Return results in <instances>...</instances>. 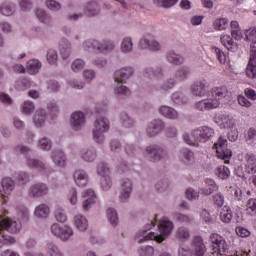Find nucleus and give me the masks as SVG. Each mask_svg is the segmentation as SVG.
Segmentation results:
<instances>
[{
  "mask_svg": "<svg viewBox=\"0 0 256 256\" xmlns=\"http://www.w3.org/2000/svg\"><path fill=\"white\" fill-rule=\"evenodd\" d=\"M183 139L187 145H192L193 147H200V145L206 143L201 127L194 129L191 134H184Z\"/></svg>",
  "mask_w": 256,
  "mask_h": 256,
  "instance_id": "nucleus-7",
  "label": "nucleus"
},
{
  "mask_svg": "<svg viewBox=\"0 0 256 256\" xmlns=\"http://www.w3.org/2000/svg\"><path fill=\"white\" fill-rule=\"evenodd\" d=\"M175 237L180 241H187V239L191 237V234L189 232V229H187L186 227H180L176 230Z\"/></svg>",
  "mask_w": 256,
  "mask_h": 256,
  "instance_id": "nucleus-45",
  "label": "nucleus"
},
{
  "mask_svg": "<svg viewBox=\"0 0 256 256\" xmlns=\"http://www.w3.org/2000/svg\"><path fill=\"white\" fill-rule=\"evenodd\" d=\"M83 11L88 17H95L101 13V7L97 1H90L83 6Z\"/></svg>",
  "mask_w": 256,
  "mask_h": 256,
  "instance_id": "nucleus-21",
  "label": "nucleus"
},
{
  "mask_svg": "<svg viewBox=\"0 0 256 256\" xmlns=\"http://www.w3.org/2000/svg\"><path fill=\"white\" fill-rule=\"evenodd\" d=\"M139 46L141 49H149L150 51H160L161 50V43L159 41L155 40L153 36H146L144 37L140 43Z\"/></svg>",
  "mask_w": 256,
  "mask_h": 256,
  "instance_id": "nucleus-17",
  "label": "nucleus"
},
{
  "mask_svg": "<svg viewBox=\"0 0 256 256\" xmlns=\"http://www.w3.org/2000/svg\"><path fill=\"white\" fill-rule=\"evenodd\" d=\"M0 13L4 17H11L15 13V5L11 2H4L0 4Z\"/></svg>",
  "mask_w": 256,
  "mask_h": 256,
  "instance_id": "nucleus-34",
  "label": "nucleus"
},
{
  "mask_svg": "<svg viewBox=\"0 0 256 256\" xmlns=\"http://www.w3.org/2000/svg\"><path fill=\"white\" fill-rule=\"evenodd\" d=\"M131 191H133V183L129 178H124L121 183V190H120V195L119 199L123 203L126 201H129V197H131Z\"/></svg>",
  "mask_w": 256,
  "mask_h": 256,
  "instance_id": "nucleus-13",
  "label": "nucleus"
},
{
  "mask_svg": "<svg viewBox=\"0 0 256 256\" xmlns=\"http://www.w3.org/2000/svg\"><path fill=\"white\" fill-rule=\"evenodd\" d=\"M118 84L116 85L114 89L115 95L118 97H125L130 94L129 88L127 86H123L122 83L117 82Z\"/></svg>",
  "mask_w": 256,
  "mask_h": 256,
  "instance_id": "nucleus-51",
  "label": "nucleus"
},
{
  "mask_svg": "<svg viewBox=\"0 0 256 256\" xmlns=\"http://www.w3.org/2000/svg\"><path fill=\"white\" fill-rule=\"evenodd\" d=\"M52 160L58 167H65V153L61 150H55L52 153Z\"/></svg>",
  "mask_w": 256,
  "mask_h": 256,
  "instance_id": "nucleus-36",
  "label": "nucleus"
},
{
  "mask_svg": "<svg viewBox=\"0 0 256 256\" xmlns=\"http://www.w3.org/2000/svg\"><path fill=\"white\" fill-rule=\"evenodd\" d=\"M163 129H165V123L162 120L156 119L148 124L146 133L148 137H156Z\"/></svg>",
  "mask_w": 256,
  "mask_h": 256,
  "instance_id": "nucleus-14",
  "label": "nucleus"
},
{
  "mask_svg": "<svg viewBox=\"0 0 256 256\" xmlns=\"http://www.w3.org/2000/svg\"><path fill=\"white\" fill-rule=\"evenodd\" d=\"M201 131H202V136L204 137V140L207 141H211L213 135H215V131H213L212 128H209L207 126H202L200 127Z\"/></svg>",
  "mask_w": 256,
  "mask_h": 256,
  "instance_id": "nucleus-57",
  "label": "nucleus"
},
{
  "mask_svg": "<svg viewBox=\"0 0 256 256\" xmlns=\"http://www.w3.org/2000/svg\"><path fill=\"white\" fill-rule=\"evenodd\" d=\"M227 27H229V22H227V18H220L214 21V29H216L217 31H223Z\"/></svg>",
  "mask_w": 256,
  "mask_h": 256,
  "instance_id": "nucleus-56",
  "label": "nucleus"
},
{
  "mask_svg": "<svg viewBox=\"0 0 256 256\" xmlns=\"http://www.w3.org/2000/svg\"><path fill=\"white\" fill-rule=\"evenodd\" d=\"M50 231L52 235H55V237H58L61 241H69L74 235L73 228L67 225L61 226L58 223L52 224Z\"/></svg>",
  "mask_w": 256,
  "mask_h": 256,
  "instance_id": "nucleus-6",
  "label": "nucleus"
},
{
  "mask_svg": "<svg viewBox=\"0 0 256 256\" xmlns=\"http://www.w3.org/2000/svg\"><path fill=\"white\" fill-rule=\"evenodd\" d=\"M194 249L197 256L205 255V245L203 244V239H201V237H196L194 239Z\"/></svg>",
  "mask_w": 256,
  "mask_h": 256,
  "instance_id": "nucleus-43",
  "label": "nucleus"
},
{
  "mask_svg": "<svg viewBox=\"0 0 256 256\" xmlns=\"http://www.w3.org/2000/svg\"><path fill=\"white\" fill-rule=\"evenodd\" d=\"M246 159V167L248 173H255V166H256V157L253 153H247L245 156Z\"/></svg>",
  "mask_w": 256,
  "mask_h": 256,
  "instance_id": "nucleus-39",
  "label": "nucleus"
},
{
  "mask_svg": "<svg viewBox=\"0 0 256 256\" xmlns=\"http://www.w3.org/2000/svg\"><path fill=\"white\" fill-rule=\"evenodd\" d=\"M135 73L133 67H122L114 72V80L116 83H127Z\"/></svg>",
  "mask_w": 256,
  "mask_h": 256,
  "instance_id": "nucleus-11",
  "label": "nucleus"
},
{
  "mask_svg": "<svg viewBox=\"0 0 256 256\" xmlns=\"http://www.w3.org/2000/svg\"><path fill=\"white\" fill-rule=\"evenodd\" d=\"M14 151H15V153H20V155H29V153H31L32 149L29 148V146L19 144V145L15 146Z\"/></svg>",
  "mask_w": 256,
  "mask_h": 256,
  "instance_id": "nucleus-62",
  "label": "nucleus"
},
{
  "mask_svg": "<svg viewBox=\"0 0 256 256\" xmlns=\"http://www.w3.org/2000/svg\"><path fill=\"white\" fill-rule=\"evenodd\" d=\"M212 51L216 55V59L220 65H224L227 61V56H225V52L223 50L219 49L217 46H212Z\"/></svg>",
  "mask_w": 256,
  "mask_h": 256,
  "instance_id": "nucleus-50",
  "label": "nucleus"
},
{
  "mask_svg": "<svg viewBox=\"0 0 256 256\" xmlns=\"http://www.w3.org/2000/svg\"><path fill=\"white\" fill-rule=\"evenodd\" d=\"M73 180L78 187H86L89 181V175L83 169H77L73 173Z\"/></svg>",
  "mask_w": 256,
  "mask_h": 256,
  "instance_id": "nucleus-20",
  "label": "nucleus"
},
{
  "mask_svg": "<svg viewBox=\"0 0 256 256\" xmlns=\"http://www.w3.org/2000/svg\"><path fill=\"white\" fill-rule=\"evenodd\" d=\"M171 99L173 103H175V105H187V103H189V98L187 97V95L179 91L174 92Z\"/></svg>",
  "mask_w": 256,
  "mask_h": 256,
  "instance_id": "nucleus-35",
  "label": "nucleus"
},
{
  "mask_svg": "<svg viewBox=\"0 0 256 256\" xmlns=\"http://www.w3.org/2000/svg\"><path fill=\"white\" fill-rule=\"evenodd\" d=\"M221 43L228 51H231L232 53H237L239 49V45L235 41H233V38L229 35H224L221 37Z\"/></svg>",
  "mask_w": 256,
  "mask_h": 256,
  "instance_id": "nucleus-26",
  "label": "nucleus"
},
{
  "mask_svg": "<svg viewBox=\"0 0 256 256\" xmlns=\"http://www.w3.org/2000/svg\"><path fill=\"white\" fill-rule=\"evenodd\" d=\"M207 89H209L207 80L193 83L190 86V91L195 97H205V95H207Z\"/></svg>",
  "mask_w": 256,
  "mask_h": 256,
  "instance_id": "nucleus-15",
  "label": "nucleus"
},
{
  "mask_svg": "<svg viewBox=\"0 0 256 256\" xmlns=\"http://www.w3.org/2000/svg\"><path fill=\"white\" fill-rule=\"evenodd\" d=\"M246 75L250 79H256V41L250 44V59L246 68Z\"/></svg>",
  "mask_w": 256,
  "mask_h": 256,
  "instance_id": "nucleus-9",
  "label": "nucleus"
},
{
  "mask_svg": "<svg viewBox=\"0 0 256 256\" xmlns=\"http://www.w3.org/2000/svg\"><path fill=\"white\" fill-rule=\"evenodd\" d=\"M54 217L59 223H65L67 221V214H65V210L61 207L55 209Z\"/></svg>",
  "mask_w": 256,
  "mask_h": 256,
  "instance_id": "nucleus-54",
  "label": "nucleus"
},
{
  "mask_svg": "<svg viewBox=\"0 0 256 256\" xmlns=\"http://www.w3.org/2000/svg\"><path fill=\"white\" fill-rule=\"evenodd\" d=\"M220 219L221 221H223V223H231V220L233 219V214L229 207H223L222 211L220 212Z\"/></svg>",
  "mask_w": 256,
  "mask_h": 256,
  "instance_id": "nucleus-48",
  "label": "nucleus"
},
{
  "mask_svg": "<svg viewBox=\"0 0 256 256\" xmlns=\"http://www.w3.org/2000/svg\"><path fill=\"white\" fill-rule=\"evenodd\" d=\"M212 254L223 255L227 251V242L219 234H211Z\"/></svg>",
  "mask_w": 256,
  "mask_h": 256,
  "instance_id": "nucleus-8",
  "label": "nucleus"
},
{
  "mask_svg": "<svg viewBox=\"0 0 256 256\" xmlns=\"http://www.w3.org/2000/svg\"><path fill=\"white\" fill-rule=\"evenodd\" d=\"M96 46L98 53H111L112 51H115V47H117L113 40H103L102 42L98 41Z\"/></svg>",
  "mask_w": 256,
  "mask_h": 256,
  "instance_id": "nucleus-22",
  "label": "nucleus"
},
{
  "mask_svg": "<svg viewBox=\"0 0 256 256\" xmlns=\"http://www.w3.org/2000/svg\"><path fill=\"white\" fill-rule=\"evenodd\" d=\"M120 51L124 53V55L133 53V38L129 36L124 37L120 43Z\"/></svg>",
  "mask_w": 256,
  "mask_h": 256,
  "instance_id": "nucleus-28",
  "label": "nucleus"
},
{
  "mask_svg": "<svg viewBox=\"0 0 256 256\" xmlns=\"http://www.w3.org/2000/svg\"><path fill=\"white\" fill-rule=\"evenodd\" d=\"M106 215L112 227H117V225H119V216L117 215V210L109 208L106 212Z\"/></svg>",
  "mask_w": 256,
  "mask_h": 256,
  "instance_id": "nucleus-41",
  "label": "nucleus"
},
{
  "mask_svg": "<svg viewBox=\"0 0 256 256\" xmlns=\"http://www.w3.org/2000/svg\"><path fill=\"white\" fill-rule=\"evenodd\" d=\"M47 117V110L43 108H38L35 111L34 116L32 117L34 126L38 129H41V127H45V124L47 123Z\"/></svg>",
  "mask_w": 256,
  "mask_h": 256,
  "instance_id": "nucleus-16",
  "label": "nucleus"
},
{
  "mask_svg": "<svg viewBox=\"0 0 256 256\" xmlns=\"http://www.w3.org/2000/svg\"><path fill=\"white\" fill-rule=\"evenodd\" d=\"M229 91L226 87L213 88L209 91L207 98L197 102L196 108L199 111H207L209 109H217L227 97Z\"/></svg>",
  "mask_w": 256,
  "mask_h": 256,
  "instance_id": "nucleus-2",
  "label": "nucleus"
},
{
  "mask_svg": "<svg viewBox=\"0 0 256 256\" xmlns=\"http://www.w3.org/2000/svg\"><path fill=\"white\" fill-rule=\"evenodd\" d=\"M60 54L62 59H69L71 56V42L63 40L60 44Z\"/></svg>",
  "mask_w": 256,
  "mask_h": 256,
  "instance_id": "nucleus-37",
  "label": "nucleus"
},
{
  "mask_svg": "<svg viewBox=\"0 0 256 256\" xmlns=\"http://www.w3.org/2000/svg\"><path fill=\"white\" fill-rule=\"evenodd\" d=\"M43 67V64L38 59H31L27 62L26 65V72L29 75H37L39 71H41V68Z\"/></svg>",
  "mask_w": 256,
  "mask_h": 256,
  "instance_id": "nucleus-23",
  "label": "nucleus"
},
{
  "mask_svg": "<svg viewBox=\"0 0 256 256\" xmlns=\"http://www.w3.org/2000/svg\"><path fill=\"white\" fill-rule=\"evenodd\" d=\"M191 73V70L187 66H183L179 68L176 73L175 77L178 79V81H185L189 77V74Z\"/></svg>",
  "mask_w": 256,
  "mask_h": 256,
  "instance_id": "nucleus-44",
  "label": "nucleus"
},
{
  "mask_svg": "<svg viewBox=\"0 0 256 256\" xmlns=\"http://www.w3.org/2000/svg\"><path fill=\"white\" fill-rule=\"evenodd\" d=\"M179 159L184 165H191L195 161V154L189 148H183L180 151Z\"/></svg>",
  "mask_w": 256,
  "mask_h": 256,
  "instance_id": "nucleus-24",
  "label": "nucleus"
},
{
  "mask_svg": "<svg viewBox=\"0 0 256 256\" xmlns=\"http://www.w3.org/2000/svg\"><path fill=\"white\" fill-rule=\"evenodd\" d=\"M175 78L170 77L168 78L160 87L161 91H170V89H173L176 85Z\"/></svg>",
  "mask_w": 256,
  "mask_h": 256,
  "instance_id": "nucleus-58",
  "label": "nucleus"
},
{
  "mask_svg": "<svg viewBox=\"0 0 256 256\" xmlns=\"http://www.w3.org/2000/svg\"><path fill=\"white\" fill-rule=\"evenodd\" d=\"M80 157L88 163L93 162L97 159V151L95 148H83L80 152Z\"/></svg>",
  "mask_w": 256,
  "mask_h": 256,
  "instance_id": "nucleus-29",
  "label": "nucleus"
},
{
  "mask_svg": "<svg viewBox=\"0 0 256 256\" xmlns=\"http://www.w3.org/2000/svg\"><path fill=\"white\" fill-rule=\"evenodd\" d=\"M74 224L78 231H87V229L89 228V222L87 221V218H85V216L83 215H76L74 217Z\"/></svg>",
  "mask_w": 256,
  "mask_h": 256,
  "instance_id": "nucleus-33",
  "label": "nucleus"
},
{
  "mask_svg": "<svg viewBox=\"0 0 256 256\" xmlns=\"http://www.w3.org/2000/svg\"><path fill=\"white\" fill-rule=\"evenodd\" d=\"M21 223L10 218H4L0 221V234H3V230L8 233H19L21 231Z\"/></svg>",
  "mask_w": 256,
  "mask_h": 256,
  "instance_id": "nucleus-10",
  "label": "nucleus"
},
{
  "mask_svg": "<svg viewBox=\"0 0 256 256\" xmlns=\"http://www.w3.org/2000/svg\"><path fill=\"white\" fill-rule=\"evenodd\" d=\"M26 165L30 167V169H37V171H45L47 169L43 161L29 156H26Z\"/></svg>",
  "mask_w": 256,
  "mask_h": 256,
  "instance_id": "nucleus-27",
  "label": "nucleus"
},
{
  "mask_svg": "<svg viewBox=\"0 0 256 256\" xmlns=\"http://www.w3.org/2000/svg\"><path fill=\"white\" fill-rule=\"evenodd\" d=\"M159 113L162 117H166V119H179V112L173 107L161 106L159 109Z\"/></svg>",
  "mask_w": 256,
  "mask_h": 256,
  "instance_id": "nucleus-25",
  "label": "nucleus"
},
{
  "mask_svg": "<svg viewBox=\"0 0 256 256\" xmlns=\"http://www.w3.org/2000/svg\"><path fill=\"white\" fill-rule=\"evenodd\" d=\"M35 15L40 23H44V25H53V19L45 10L38 8L35 10Z\"/></svg>",
  "mask_w": 256,
  "mask_h": 256,
  "instance_id": "nucleus-30",
  "label": "nucleus"
},
{
  "mask_svg": "<svg viewBox=\"0 0 256 256\" xmlns=\"http://www.w3.org/2000/svg\"><path fill=\"white\" fill-rule=\"evenodd\" d=\"M82 197L84 199V201L82 202L83 211H89V209H91V207L94 205L95 199H97L95 191H93L92 189L85 190L82 193Z\"/></svg>",
  "mask_w": 256,
  "mask_h": 256,
  "instance_id": "nucleus-18",
  "label": "nucleus"
},
{
  "mask_svg": "<svg viewBox=\"0 0 256 256\" xmlns=\"http://www.w3.org/2000/svg\"><path fill=\"white\" fill-rule=\"evenodd\" d=\"M100 185L104 191H109V189H111L113 185V182L111 181V176H102Z\"/></svg>",
  "mask_w": 256,
  "mask_h": 256,
  "instance_id": "nucleus-59",
  "label": "nucleus"
},
{
  "mask_svg": "<svg viewBox=\"0 0 256 256\" xmlns=\"http://www.w3.org/2000/svg\"><path fill=\"white\" fill-rule=\"evenodd\" d=\"M230 171L229 168L225 167V166H220L218 167V177L220 179H228L229 175H230Z\"/></svg>",
  "mask_w": 256,
  "mask_h": 256,
  "instance_id": "nucleus-63",
  "label": "nucleus"
},
{
  "mask_svg": "<svg viewBox=\"0 0 256 256\" xmlns=\"http://www.w3.org/2000/svg\"><path fill=\"white\" fill-rule=\"evenodd\" d=\"M120 121L123 127H126V128L133 127V125L135 124V120H133V118L129 116L127 112L120 113Z\"/></svg>",
  "mask_w": 256,
  "mask_h": 256,
  "instance_id": "nucleus-47",
  "label": "nucleus"
},
{
  "mask_svg": "<svg viewBox=\"0 0 256 256\" xmlns=\"http://www.w3.org/2000/svg\"><path fill=\"white\" fill-rule=\"evenodd\" d=\"M169 179L164 178L160 179L156 184H155V191L156 193H166V191H169L170 187Z\"/></svg>",
  "mask_w": 256,
  "mask_h": 256,
  "instance_id": "nucleus-40",
  "label": "nucleus"
},
{
  "mask_svg": "<svg viewBox=\"0 0 256 256\" xmlns=\"http://www.w3.org/2000/svg\"><path fill=\"white\" fill-rule=\"evenodd\" d=\"M2 188L4 193H11V191H13V189H15V181H13V179L7 177L4 178L1 182Z\"/></svg>",
  "mask_w": 256,
  "mask_h": 256,
  "instance_id": "nucleus-46",
  "label": "nucleus"
},
{
  "mask_svg": "<svg viewBox=\"0 0 256 256\" xmlns=\"http://www.w3.org/2000/svg\"><path fill=\"white\" fill-rule=\"evenodd\" d=\"M152 227H155V223L153 222L148 224L145 230H142L136 234L135 239L137 243H145V241H156V243H163L165 241V237H169V235H171L175 226L169 219L163 218L157 225L160 234L151 231Z\"/></svg>",
  "mask_w": 256,
  "mask_h": 256,
  "instance_id": "nucleus-1",
  "label": "nucleus"
},
{
  "mask_svg": "<svg viewBox=\"0 0 256 256\" xmlns=\"http://www.w3.org/2000/svg\"><path fill=\"white\" fill-rule=\"evenodd\" d=\"M220 117L222 119L221 126L224 129H233V127H235V119H233V117H231V115L222 114V115H220Z\"/></svg>",
  "mask_w": 256,
  "mask_h": 256,
  "instance_id": "nucleus-42",
  "label": "nucleus"
},
{
  "mask_svg": "<svg viewBox=\"0 0 256 256\" xmlns=\"http://www.w3.org/2000/svg\"><path fill=\"white\" fill-rule=\"evenodd\" d=\"M46 59L50 65L57 66V61H59V54L57 53V50L49 49L47 51Z\"/></svg>",
  "mask_w": 256,
  "mask_h": 256,
  "instance_id": "nucleus-49",
  "label": "nucleus"
},
{
  "mask_svg": "<svg viewBox=\"0 0 256 256\" xmlns=\"http://www.w3.org/2000/svg\"><path fill=\"white\" fill-rule=\"evenodd\" d=\"M97 174L100 177H110L111 175V168L106 163H101L97 168Z\"/></svg>",
  "mask_w": 256,
  "mask_h": 256,
  "instance_id": "nucleus-53",
  "label": "nucleus"
},
{
  "mask_svg": "<svg viewBox=\"0 0 256 256\" xmlns=\"http://www.w3.org/2000/svg\"><path fill=\"white\" fill-rule=\"evenodd\" d=\"M46 255L48 256H65L63 252L59 249V247L53 243L48 242L46 245ZM38 256H45V254L40 253Z\"/></svg>",
  "mask_w": 256,
  "mask_h": 256,
  "instance_id": "nucleus-31",
  "label": "nucleus"
},
{
  "mask_svg": "<svg viewBox=\"0 0 256 256\" xmlns=\"http://www.w3.org/2000/svg\"><path fill=\"white\" fill-rule=\"evenodd\" d=\"M109 131V120L99 117L94 121L92 129L93 139L96 143H105V134Z\"/></svg>",
  "mask_w": 256,
  "mask_h": 256,
  "instance_id": "nucleus-3",
  "label": "nucleus"
},
{
  "mask_svg": "<svg viewBox=\"0 0 256 256\" xmlns=\"http://www.w3.org/2000/svg\"><path fill=\"white\" fill-rule=\"evenodd\" d=\"M71 69L74 73H79L85 69V61L83 59H76L71 64Z\"/></svg>",
  "mask_w": 256,
  "mask_h": 256,
  "instance_id": "nucleus-55",
  "label": "nucleus"
},
{
  "mask_svg": "<svg viewBox=\"0 0 256 256\" xmlns=\"http://www.w3.org/2000/svg\"><path fill=\"white\" fill-rule=\"evenodd\" d=\"M45 5L50 11H59L61 9V3L55 0H46Z\"/></svg>",
  "mask_w": 256,
  "mask_h": 256,
  "instance_id": "nucleus-61",
  "label": "nucleus"
},
{
  "mask_svg": "<svg viewBox=\"0 0 256 256\" xmlns=\"http://www.w3.org/2000/svg\"><path fill=\"white\" fill-rule=\"evenodd\" d=\"M213 149H216L217 158L222 159L225 163H229V159L233 157V151L227 148V138L220 136L218 141L214 143Z\"/></svg>",
  "mask_w": 256,
  "mask_h": 256,
  "instance_id": "nucleus-4",
  "label": "nucleus"
},
{
  "mask_svg": "<svg viewBox=\"0 0 256 256\" xmlns=\"http://www.w3.org/2000/svg\"><path fill=\"white\" fill-rule=\"evenodd\" d=\"M144 151L154 162L167 161L169 159V152L157 144L147 146Z\"/></svg>",
  "mask_w": 256,
  "mask_h": 256,
  "instance_id": "nucleus-5",
  "label": "nucleus"
},
{
  "mask_svg": "<svg viewBox=\"0 0 256 256\" xmlns=\"http://www.w3.org/2000/svg\"><path fill=\"white\" fill-rule=\"evenodd\" d=\"M70 124L74 131H79L85 125V114L81 111L74 112L71 115Z\"/></svg>",
  "mask_w": 256,
  "mask_h": 256,
  "instance_id": "nucleus-19",
  "label": "nucleus"
},
{
  "mask_svg": "<svg viewBox=\"0 0 256 256\" xmlns=\"http://www.w3.org/2000/svg\"><path fill=\"white\" fill-rule=\"evenodd\" d=\"M19 7L21 11H31L33 9V2L31 0H21Z\"/></svg>",
  "mask_w": 256,
  "mask_h": 256,
  "instance_id": "nucleus-64",
  "label": "nucleus"
},
{
  "mask_svg": "<svg viewBox=\"0 0 256 256\" xmlns=\"http://www.w3.org/2000/svg\"><path fill=\"white\" fill-rule=\"evenodd\" d=\"M166 59L172 65H181L183 63V56L175 53L173 50L167 52Z\"/></svg>",
  "mask_w": 256,
  "mask_h": 256,
  "instance_id": "nucleus-38",
  "label": "nucleus"
},
{
  "mask_svg": "<svg viewBox=\"0 0 256 256\" xmlns=\"http://www.w3.org/2000/svg\"><path fill=\"white\" fill-rule=\"evenodd\" d=\"M174 219L179 223H185L186 225L193 223V217L190 215L181 214L179 212L174 214Z\"/></svg>",
  "mask_w": 256,
  "mask_h": 256,
  "instance_id": "nucleus-52",
  "label": "nucleus"
},
{
  "mask_svg": "<svg viewBox=\"0 0 256 256\" xmlns=\"http://www.w3.org/2000/svg\"><path fill=\"white\" fill-rule=\"evenodd\" d=\"M47 193H49V186H47L45 183L33 184L28 191L29 197H32L33 199L45 197Z\"/></svg>",
  "mask_w": 256,
  "mask_h": 256,
  "instance_id": "nucleus-12",
  "label": "nucleus"
},
{
  "mask_svg": "<svg viewBox=\"0 0 256 256\" xmlns=\"http://www.w3.org/2000/svg\"><path fill=\"white\" fill-rule=\"evenodd\" d=\"M140 256H155V248L153 246H145L139 249Z\"/></svg>",
  "mask_w": 256,
  "mask_h": 256,
  "instance_id": "nucleus-60",
  "label": "nucleus"
},
{
  "mask_svg": "<svg viewBox=\"0 0 256 256\" xmlns=\"http://www.w3.org/2000/svg\"><path fill=\"white\" fill-rule=\"evenodd\" d=\"M49 213H51V209L47 206V204L38 205L34 211V215L38 219H47L49 217Z\"/></svg>",
  "mask_w": 256,
  "mask_h": 256,
  "instance_id": "nucleus-32",
  "label": "nucleus"
}]
</instances>
